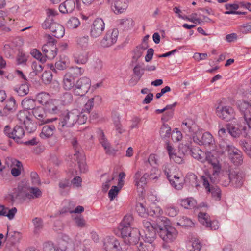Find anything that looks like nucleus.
Returning <instances> with one entry per match:
<instances>
[{
	"instance_id": "nucleus-1",
	"label": "nucleus",
	"mask_w": 251,
	"mask_h": 251,
	"mask_svg": "<svg viewBox=\"0 0 251 251\" xmlns=\"http://www.w3.org/2000/svg\"><path fill=\"white\" fill-rule=\"evenodd\" d=\"M79 114V111L77 109L65 110L59 114L58 128L62 135L66 139L69 137L70 132L65 130V128L73 126L77 123Z\"/></svg>"
},
{
	"instance_id": "nucleus-2",
	"label": "nucleus",
	"mask_w": 251,
	"mask_h": 251,
	"mask_svg": "<svg viewBox=\"0 0 251 251\" xmlns=\"http://www.w3.org/2000/svg\"><path fill=\"white\" fill-rule=\"evenodd\" d=\"M145 237L143 242H140L137 246L139 251H153L154 249L153 242L155 239V229L151 223L146 220L143 221Z\"/></svg>"
},
{
	"instance_id": "nucleus-3",
	"label": "nucleus",
	"mask_w": 251,
	"mask_h": 251,
	"mask_svg": "<svg viewBox=\"0 0 251 251\" xmlns=\"http://www.w3.org/2000/svg\"><path fill=\"white\" fill-rule=\"evenodd\" d=\"M155 229V235L158 232L160 237L166 243H171L176 238L178 232L176 229L170 226L163 224V225H153Z\"/></svg>"
},
{
	"instance_id": "nucleus-4",
	"label": "nucleus",
	"mask_w": 251,
	"mask_h": 251,
	"mask_svg": "<svg viewBox=\"0 0 251 251\" xmlns=\"http://www.w3.org/2000/svg\"><path fill=\"white\" fill-rule=\"evenodd\" d=\"M228 175L227 181L222 184L224 186L226 187L230 183L236 188H240L243 185L245 176V174L243 171L237 170H230Z\"/></svg>"
},
{
	"instance_id": "nucleus-5",
	"label": "nucleus",
	"mask_w": 251,
	"mask_h": 251,
	"mask_svg": "<svg viewBox=\"0 0 251 251\" xmlns=\"http://www.w3.org/2000/svg\"><path fill=\"white\" fill-rule=\"evenodd\" d=\"M42 27L44 29H49L52 33V35L57 38L62 37L65 34L64 27L59 23L53 22L50 18L46 19L42 24Z\"/></svg>"
},
{
	"instance_id": "nucleus-6",
	"label": "nucleus",
	"mask_w": 251,
	"mask_h": 251,
	"mask_svg": "<svg viewBox=\"0 0 251 251\" xmlns=\"http://www.w3.org/2000/svg\"><path fill=\"white\" fill-rule=\"evenodd\" d=\"M91 85L90 79L86 77H83L78 79L75 84L74 93L75 95L83 96L87 93Z\"/></svg>"
},
{
	"instance_id": "nucleus-7",
	"label": "nucleus",
	"mask_w": 251,
	"mask_h": 251,
	"mask_svg": "<svg viewBox=\"0 0 251 251\" xmlns=\"http://www.w3.org/2000/svg\"><path fill=\"white\" fill-rule=\"evenodd\" d=\"M4 133L8 137L12 138L16 142H18L19 140L24 137L25 132L23 127L19 126H16L12 129L9 126H6L4 129Z\"/></svg>"
},
{
	"instance_id": "nucleus-8",
	"label": "nucleus",
	"mask_w": 251,
	"mask_h": 251,
	"mask_svg": "<svg viewBox=\"0 0 251 251\" xmlns=\"http://www.w3.org/2000/svg\"><path fill=\"white\" fill-rule=\"evenodd\" d=\"M217 115L226 121H229L235 118V112L229 106H218L216 109Z\"/></svg>"
},
{
	"instance_id": "nucleus-9",
	"label": "nucleus",
	"mask_w": 251,
	"mask_h": 251,
	"mask_svg": "<svg viewBox=\"0 0 251 251\" xmlns=\"http://www.w3.org/2000/svg\"><path fill=\"white\" fill-rule=\"evenodd\" d=\"M198 218L199 222L208 229L215 230L219 227V222L216 220L211 221L209 215L206 213L200 212Z\"/></svg>"
},
{
	"instance_id": "nucleus-10",
	"label": "nucleus",
	"mask_w": 251,
	"mask_h": 251,
	"mask_svg": "<svg viewBox=\"0 0 251 251\" xmlns=\"http://www.w3.org/2000/svg\"><path fill=\"white\" fill-rule=\"evenodd\" d=\"M118 35L117 29H112L108 30L101 41V45L104 48L112 46L116 42Z\"/></svg>"
},
{
	"instance_id": "nucleus-11",
	"label": "nucleus",
	"mask_w": 251,
	"mask_h": 251,
	"mask_svg": "<svg viewBox=\"0 0 251 251\" xmlns=\"http://www.w3.org/2000/svg\"><path fill=\"white\" fill-rule=\"evenodd\" d=\"M105 28V24L101 18L96 19L93 23L90 31V35L93 38L99 37Z\"/></svg>"
},
{
	"instance_id": "nucleus-12",
	"label": "nucleus",
	"mask_w": 251,
	"mask_h": 251,
	"mask_svg": "<svg viewBox=\"0 0 251 251\" xmlns=\"http://www.w3.org/2000/svg\"><path fill=\"white\" fill-rule=\"evenodd\" d=\"M32 113L34 117L38 120L39 125L48 123L57 119L56 118H47L46 112L44 108L41 106H37L33 111H32Z\"/></svg>"
},
{
	"instance_id": "nucleus-13",
	"label": "nucleus",
	"mask_w": 251,
	"mask_h": 251,
	"mask_svg": "<svg viewBox=\"0 0 251 251\" xmlns=\"http://www.w3.org/2000/svg\"><path fill=\"white\" fill-rule=\"evenodd\" d=\"M103 245L106 251H122L119 241L114 237L105 238Z\"/></svg>"
},
{
	"instance_id": "nucleus-14",
	"label": "nucleus",
	"mask_w": 251,
	"mask_h": 251,
	"mask_svg": "<svg viewBox=\"0 0 251 251\" xmlns=\"http://www.w3.org/2000/svg\"><path fill=\"white\" fill-rule=\"evenodd\" d=\"M246 130V127L242 126H227V131L233 137H238L241 134L244 137H250V132L247 133Z\"/></svg>"
},
{
	"instance_id": "nucleus-15",
	"label": "nucleus",
	"mask_w": 251,
	"mask_h": 251,
	"mask_svg": "<svg viewBox=\"0 0 251 251\" xmlns=\"http://www.w3.org/2000/svg\"><path fill=\"white\" fill-rule=\"evenodd\" d=\"M61 251H76L73 241L67 235H63L59 244Z\"/></svg>"
},
{
	"instance_id": "nucleus-16",
	"label": "nucleus",
	"mask_w": 251,
	"mask_h": 251,
	"mask_svg": "<svg viewBox=\"0 0 251 251\" xmlns=\"http://www.w3.org/2000/svg\"><path fill=\"white\" fill-rule=\"evenodd\" d=\"M100 143L104 149L106 154L111 155L114 153V150L112 149L108 142L102 130L99 129L97 131Z\"/></svg>"
},
{
	"instance_id": "nucleus-17",
	"label": "nucleus",
	"mask_w": 251,
	"mask_h": 251,
	"mask_svg": "<svg viewBox=\"0 0 251 251\" xmlns=\"http://www.w3.org/2000/svg\"><path fill=\"white\" fill-rule=\"evenodd\" d=\"M46 110L51 114L58 113L61 108V101L59 100H50L45 105Z\"/></svg>"
},
{
	"instance_id": "nucleus-18",
	"label": "nucleus",
	"mask_w": 251,
	"mask_h": 251,
	"mask_svg": "<svg viewBox=\"0 0 251 251\" xmlns=\"http://www.w3.org/2000/svg\"><path fill=\"white\" fill-rule=\"evenodd\" d=\"M127 0H115L114 5L111 6V9L116 14L124 12L128 7Z\"/></svg>"
},
{
	"instance_id": "nucleus-19",
	"label": "nucleus",
	"mask_w": 251,
	"mask_h": 251,
	"mask_svg": "<svg viewBox=\"0 0 251 251\" xmlns=\"http://www.w3.org/2000/svg\"><path fill=\"white\" fill-rule=\"evenodd\" d=\"M181 127L183 131L188 135L194 133V132L198 130V127L195 123L189 119L183 121Z\"/></svg>"
},
{
	"instance_id": "nucleus-20",
	"label": "nucleus",
	"mask_w": 251,
	"mask_h": 251,
	"mask_svg": "<svg viewBox=\"0 0 251 251\" xmlns=\"http://www.w3.org/2000/svg\"><path fill=\"white\" fill-rule=\"evenodd\" d=\"M205 160L213 167V175H218L220 172L221 167L217 157H215L211 153H208L206 156Z\"/></svg>"
},
{
	"instance_id": "nucleus-21",
	"label": "nucleus",
	"mask_w": 251,
	"mask_h": 251,
	"mask_svg": "<svg viewBox=\"0 0 251 251\" xmlns=\"http://www.w3.org/2000/svg\"><path fill=\"white\" fill-rule=\"evenodd\" d=\"M140 232L138 229L133 228L132 232H130L127 237L124 238V242L126 244L136 245L139 240Z\"/></svg>"
},
{
	"instance_id": "nucleus-22",
	"label": "nucleus",
	"mask_w": 251,
	"mask_h": 251,
	"mask_svg": "<svg viewBox=\"0 0 251 251\" xmlns=\"http://www.w3.org/2000/svg\"><path fill=\"white\" fill-rule=\"evenodd\" d=\"M148 176V173H145L142 176L141 172L140 171H138L134 176L135 185L137 187H142L147 183Z\"/></svg>"
},
{
	"instance_id": "nucleus-23",
	"label": "nucleus",
	"mask_w": 251,
	"mask_h": 251,
	"mask_svg": "<svg viewBox=\"0 0 251 251\" xmlns=\"http://www.w3.org/2000/svg\"><path fill=\"white\" fill-rule=\"evenodd\" d=\"M163 212L161 209L159 207L154 206V207H151L148 211V216L156 217V224L155 225H159L160 221L161 222L165 221L166 219L165 217H160ZM153 225L152 224H151Z\"/></svg>"
},
{
	"instance_id": "nucleus-24",
	"label": "nucleus",
	"mask_w": 251,
	"mask_h": 251,
	"mask_svg": "<svg viewBox=\"0 0 251 251\" xmlns=\"http://www.w3.org/2000/svg\"><path fill=\"white\" fill-rule=\"evenodd\" d=\"M28 190V192H23L24 198L31 200L38 198L42 196V192L38 187H29Z\"/></svg>"
},
{
	"instance_id": "nucleus-25",
	"label": "nucleus",
	"mask_w": 251,
	"mask_h": 251,
	"mask_svg": "<svg viewBox=\"0 0 251 251\" xmlns=\"http://www.w3.org/2000/svg\"><path fill=\"white\" fill-rule=\"evenodd\" d=\"M75 3L73 0H67L61 3L59 7V10L62 13H71L75 8Z\"/></svg>"
},
{
	"instance_id": "nucleus-26",
	"label": "nucleus",
	"mask_w": 251,
	"mask_h": 251,
	"mask_svg": "<svg viewBox=\"0 0 251 251\" xmlns=\"http://www.w3.org/2000/svg\"><path fill=\"white\" fill-rule=\"evenodd\" d=\"M55 130V127L53 125H46L44 126L42 129V131L40 134V136L42 139H47L51 137Z\"/></svg>"
},
{
	"instance_id": "nucleus-27",
	"label": "nucleus",
	"mask_w": 251,
	"mask_h": 251,
	"mask_svg": "<svg viewBox=\"0 0 251 251\" xmlns=\"http://www.w3.org/2000/svg\"><path fill=\"white\" fill-rule=\"evenodd\" d=\"M63 87L65 90H69L75 87V78L73 76L66 73L63 78Z\"/></svg>"
},
{
	"instance_id": "nucleus-28",
	"label": "nucleus",
	"mask_w": 251,
	"mask_h": 251,
	"mask_svg": "<svg viewBox=\"0 0 251 251\" xmlns=\"http://www.w3.org/2000/svg\"><path fill=\"white\" fill-rule=\"evenodd\" d=\"M120 27L124 30H127L133 27L134 21L131 18H125L121 19L119 21Z\"/></svg>"
},
{
	"instance_id": "nucleus-29",
	"label": "nucleus",
	"mask_w": 251,
	"mask_h": 251,
	"mask_svg": "<svg viewBox=\"0 0 251 251\" xmlns=\"http://www.w3.org/2000/svg\"><path fill=\"white\" fill-rule=\"evenodd\" d=\"M184 179L182 177L174 175L172 178L170 179V183L175 189L180 190L183 188Z\"/></svg>"
},
{
	"instance_id": "nucleus-30",
	"label": "nucleus",
	"mask_w": 251,
	"mask_h": 251,
	"mask_svg": "<svg viewBox=\"0 0 251 251\" xmlns=\"http://www.w3.org/2000/svg\"><path fill=\"white\" fill-rule=\"evenodd\" d=\"M181 205L186 209H192L196 206L197 202L193 198H188L180 201Z\"/></svg>"
},
{
	"instance_id": "nucleus-31",
	"label": "nucleus",
	"mask_w": 251,
	"mask_h": 251,
	"mask_svg": "<svg viewBox=\"0 0 251 251\" xmlns=\"http://www.w3.org/2000/svg\"><path fill=\"white\" fill-rule=\"evenodd\" d=\"M89 58V53L88 52L83 51L80 52L74 57V60L77 64H86Z\"/></svg>"
},
{
	"instance_id": "nucleus-32",
	"label": "nucleus",
	"mask_w": 251,
	"mask_h": 251,
	"mask_svg": "<svg viewBox=\"0 0 251 251\" xmlns=\"http://www.w3.org/2000/svg\"><path fill=\"white\" fill-rule=\"evenodd\" d=\"M43 63L40 61H34L32 64V68L33 71L30 73V75L31 76H34L38 75L41 73L43 69V66L42 65Z\"/></svg>"
},
{
	"instance_id": "nucleus-33",
	"label": "nucleus",
	"mask_w": 251,
	"mask_h": 251,
	"mask_svg": "<svg viewBox=\"0 0 251 251\" xmlns=\"http://www.w3.org/2000/svg\"><path fill=\"white\" fill-rule=\"evenodd\" d=\"M22 105L24 109L33 111L36 107L35 100L33 99H24L22 101Z\"/></svg>"
},
{
	"instance_id": "nucleus-34",
	"label": "nucleus",
	"mask_w": 251,
	"mask_h": 251,
	"mask_svg": "<svg viewBox=\"0 0 251 251\" xmlns=\"http://www.w3.org/2000/svg\"><path fill=\"white\" fill-rule=\"evenodd\" d=\"M58 186L60 193L62 195H64L66 193V191L70 189L71 183L69 179H63L59 181Z\"/></svg>"
},
{
	"instance_id": "nucleus-35",
	"label": "nucleus",
	"mask_w": 251,
	"mask_h": 251,
	"mask_svg": "<svg viewBox=\"0 0 251 251\" xmlns=\"http://www.w3.org/2000/svg\"><path fill=\"white\" fill-rule=\"evenodd\" d=\"M14 90L19 96L23 97L28 93L29 89L28 85L25 82L19 87L14 88Z\"/></svg>"
},
{
	"instance_id": "nucleus-36",
	"label": "nucleus",
	"mask_w": 251,
	"mask_h": 251,
	"mask_svg": "<svg viewBox=\"0 0 251 251\" xmlns=\"http://www.w3.org/2000/svg\"><path fill=\"white\" fill-rule=\"evenodd\" d=\"M30 116L31 114L30 112L25 109L20 111L17 115L19 121L23 123L26 122L27 119H29L30 118Z\"/></svg>"
},
{
	"instance_id": "nucleus-37",
	"label": "nucleus",
	"mask_w": 251,
	"mask_h": 251,
	"mask_svg": "<svg viewBox=\"0 0 251 251\" xmlns=\"http://www.w3.org/2000/svg\"><path fill=\"white\" fill-rule=\"evenodd\" d=\"M208 192L211 193V196L217 201H219L221 197V191L219 187L215 185H211L209 191Z\"/></svg>"
},
{
	"instance_id": "nucleus-38",
	"label": "nucleus",
	"mask_w": 251,
	"mask_h": 251,
	"mask_svg": "<svg viewBox=\"0 0 251 251\" xmlns=\"http://www.w3.org/2000/svg\"><path fill=\"white\" fill-rule=\"evenodd\" d=\"M75 156L77 160V163L80 172L81 173H85L87 170V167L83 154L81 153Z\"/></svg>"
},
{
	"instance_id": "nucleus-39",
	"label": "nucleus",
	"mask_w": 251,
	"mask_h": 251,
	"mask_svg": "<svg viewBox=\"0 0 251 251\" xmlns=\"http://www.w3.org/2000/svg\"><path fill=\"white\" fill-rule=\"evenodd\" d=\"M76 42L79 48L86 50L88 47L89 37L85 36L77 38Z\"/></svg>"
},
{
	"instance_id": "nucleus-40",
	"label": "nucleus",
	"mask_w": 251,
	"mask_h": 251,
	"mask_svg": "<svg viewBox=\"0 0 251 251\" xmlns=\"http://www.w3.org/2000/svg\"><path fill=\"white\" fill-rule=\"evenodd\" d=\"M144 68H143L140 64H137L134 67L133 69V72L137 76V79L134 82V84H137V82L140 80V78L144 73Z\"/></svg>"
},
{
	"instance_id": "nucleus-41",
	"label": "nucleus",
	"mask_w": 251,
	"mask_h": 251,
	"mask_svg": "<svg viewBox=\"0 0 251 251\" xmlns=\"http://www.w3.org/2000/svg\"><path fill=\"white\" fill-rule=\"evenodd\" d=\"M80 25L79 19L76 17H71L66 23V26L69 29H75Z\"/></svg>"
},
{
	"instance_id": "nucleus-42",
	"label": "nucleus",
	"mask_w": 251,
	"mask_h": 251,
	"mask_svg": "<svg viewBox=\"0 0 251 251\" xmlns=\"http://www.w3.org/2000/svg\"><path fill=\"white\" fill-rule=\"evenodd\" d=\"M84 72L82 68L78 67H72L67 73L71 76H73L74 78L81 75Z\"/></svg>"
},
{
	"instance_id": "nucleus-43",
	"label": "nucleus",
	"mask_w": 251,
	"mask_h": 251,
	"mask_svg": "<svg viewBox=\"0 0 251 251\" xmlns=\"http://www.w3.org/2000/svg\"><path fill=\"white\" fill-rule=\"evenodd\" d=\"M16 109V101L13 97H11L6 102L4 111L13 112Z\"/></svg>"
},
{
	"instance_id": "nucleus-44",
	"label": "nucleus",
	"mask_w": 251,
	"mask_h": 251,
	"mask_svg": "<svg viewBox=\"0 0 251 251\" xmlns=\"http://www.w3.org/2000/svg\"><path fill=\"white\" fill-rule=\"evenodd\" d=\"M99 99V97L98 96H96L94 97L89 99L87 102L85 104L84 108H83V110L84 112H87L88 114H89L90 112V110L94 107V100H98Z\"/></svg>"
},
{
	"instance_id": "nucleus-45",
	"label": "nucleus",
	"mask_w": 251,
	"mask_h": 251,
	"mask_svg": "<svg viewBox=\"0 0 251 251\" xmlns=\"http://www.w3.org/2000/svg\"><path fill=\"white\" fill-rule=\"evenodd\" d=\"M171 128L168 125L163 124L160 129V135L162 138L169 137L171 135Z\"/></svg>"
},
{
	"instance_id": "nucleus-46",
	"label": "nucleus",
	"mask_w": 251,
	"mask_h": 251,
	"mask_svg": "<svg viewBox=\"0 0 251 251\" xmlns=\"http://www.w3.org/2000/svg\"><path fill=\"white\" fill-rule=\"evenodd\" d=\"M49 95L45 92H41L37 95L36 98L37 100L42 104L45 105L48 102L49 100Z\"/></svg>"
},
{
	"instance_id": "nucleus-47",
	"label": "nucleus",
	"mask_w": 251,
	"mask_h": 251,
	"mask_svg": "<svg viewBox=\"0 0 251 251\" xmlns=\"http://www.w3.org/2000/svg\"><path fill=\"white\" fill-rule=\"evenodd\" d=\"M136 209L139 215L145 217L148 216L149 210L146 209L143 203H139L136 204Z\"/></svg>"
},
{
	"instance_id": "nucleus-48",
	"label": "nucleus",
	"mask_w": 251,
	"mask_h": 251,
	"mask_svg": "<svg viewBox=\"0 0 251 251\" xmlns=\"http://www.w3.org/2000/svg\"><path fill=\"white\" fill-rule=\"evenodd\" d=\"M229 158L235 165H241L243 162L242 154L240 151L239 152H236V154L230 156Z\"/></svg>"
},
{
	"instance_id": "nucleus-49",
	"label": "nucleus",
	"mask_w": 251,
	"mask_h": 251,
	"mask_svg": "<svg viewBox=\"0 0 251 251\" xmlns=\"http://www.w3.org/2000/svg\"><path fill=\"white\" fill-rule=\"evenodd\" d=\"M213 140V136L209 132H206L202 134V144L210 145L212 143Z\"/></svg>"
},
{
	"instance_id": "nucleus-50",
	"label": "nucleus",
	"mask_w": 251,
	"mask_h": 251,
	"mask_svg": "<svg viewBox=\"0 0 251 251\" xmlns=\"http://www.w3.org/2000/svg\"><path fill=\"white\" fill-rule=\"evenodd\" d=\"M119 230L121 232V235L123 238H125L126 237H127L130 232H132V229L131 227L119 225L118 227Z\"/></svg>"
},
{
	"instance_id": "nucleus-51",
	"label": "nucleus",
	"mask_w": 251,
	"mask_h": 251,
	"mask_svg": "<svg viewBox=\"0 0 251 251\" xmlns=\"http://www.w3.org/2000/svg\"><path fill=\"white\" fill-rule=\"evenodd\" d=\"M177 224L182 226L192 227L194 226V223L192 220L186 217H183L180 218L177 222Z\"/></svg>"
},
{
	"instance_id": "nucleus-52",
	"label": "nucleus",
	"mask_w": 251,
	"mask_h": 251,
	"mask_svg": "<svg viewBox=\"0 0 251 251\" xmlns=\"http://www.w3.org/2000/svg\"><path fill=\"white\" fill-rule=\"evenodd\" d=\"M133 223V218L131 215H126L120 223V225L131 227Z\"/></svg>"
},
{
	"instance_id": "nucleus-53",
	"label": "nucleus",
	"mask_w": 251,
	"mask_h": 251,
	"mask_svg": "<svg viewBox=\"0 0 251 251\" xmlns=\"http://www.w3.org/2000/svg\"><path fill=\"white\" fill-rule=\"evenodd\" d=\"M31 54L33 57L38 60L37 61H40L42 63H44L46 61V57L43 56L41 52L36 49H34L31 50Z\"/></svg>"
},
{
	"instance_id": "nucleus-54",
	"label": "nucleus",
	"mask_w": 251,
	"mask_h": 251,
	"mask_svg": "<svg viewBox=\"0 0 251 251\" xmlns=\"http://www.w3.org/2000/svg\"><path fill=\"white\" fill-rule=\"evenodd\" d=\"M23 124L25 126V129L27 132L32 133L36 130V125L34 123L32 122L30 118L29 119H27V120Z\"/></svg>"
},
{
	"instance_id": "nucleus-55",
	"label": "nucleus",
	"mask_w": 251,
	"mask_h": 251,
	"mask_svg": "<svg viewBox=\"0 0 251 251\" xmlns=\"http://www.w3.org/2000/svg\"><path fill=\"white\" fill-rule=\"evenodd\" d=\"M165 212L168 216L174 217L178 214V210L175 206L169 205L166 206Z\"/></svg>"
},
{
	"instance_id": "nucleus-56",
	"label": "nucleus",
	"mask_w": 251,
	"mask_h": 251,
	"mask_svg": "<svg viewBox=\"0 0 251 251\" xmlns=\"http://www.w3.org/2000/svg\"><path fill=\"white\" fill-rule=\"evenodd\" d=\"M59 100L61 101V105H67L72 102L73 101V96L70 93H65L62 96L61 99Z\"/></svg>"
},
{
	"instance_id": "nucleus-57",
	"label": "nucleus",
	"mask_w": 251,
	"mask_h": 251,
	"mask_svg": "<svg viewBox=\"0 0 251 251\" xmlns=\"http://www.w3.org/2000/svg\"><path fill=\"white\" fill-rule=\"evenodd\" d=\"M43 251H59L57 247L51 242H45L43 245Z\"/></svg>"
},
{
	"instance_id": "nucleus-58",
	"label": "nucleus",
	"mask_w": 251,
	"mask_h": 251,
	"mask_svg": "<svg viewBox=\"0 0 251 251\" xmlns=\"http://www.w3.org/2000/svg\"><path fill=\"white\" fill-rule=\"evenodd\" d=\"M30 178L32 185H39L41 184L39 176L36 172L32 171L31 172Z\"/></svg>"
},
{
	"instance_id": "nucleus-59",
	"label": "nucleus",
	"mask_w": 251,
	"mask_h": 251,
	"mask_svg": "<svg viewBox=\"0 0 251 251\" xmlns=\"http://www.w3.org/2000/svg\"><path fill=\"white\" fill-rule=\"evenodd\" d=\"M189 135L190 136L192 135L193 140L195 143L198 144V145H202V133L201 131L197 130L196 131V132H194V133H192L191 134Z\"/></svg>"
},
{
	"instance_id": "nucleus-60",
	"label": "nucleus",
	"mask_w": 251,
	"mask_h": 251,
	"mask_svg": "<svg viewBox=\"0 0 251 251\" xmlns=\"http://www.w3.org/2000/svg\"><path fill=\"white\" fill-rule=\"evenodd\" d=\"M68 59L59 60L55 64V67L58 70H63L66 69L68 65Z\"/></svg>"
},
{
	"instance_id": "nucleus-61",
	"label": "nucleus",
	"mask_w": 251,
	"mask_h": 251,
	"mask_svg": "<svg viewBox=\"0 0 251 251\" xmlns=\"http://www.w3.org/2000/svg\"><path fill=\"white\" fill-rule=\"evenodd\" d=\"M27 60V56L25 53L22 52H19L16 58L17 64L18 65L25 64Z\"/></svg>"
},
{
	"instance_id": "nucleus-62",
	"label": "nucleus",
	"mask_w": 251,
	"mask_h": 251,
	"mask_svg": "<svg viewBox=\"0 0 251 251\" xmlns=\"http://www.w3.org/2000/svg\"><path fill=\"white\" fill-rule=\"evenodd\" d=\"M120 188L116 186H113L108 192V196L111 201H112L117 195Z\"/></svg>"
},
{
	"instance_id": "nucleus-63",
	"label": "nucleus",
	"mask_w": 251,
	"mask_h": 251,
	"mask_svg": "<svg viewBox=\"0 0 251 251\" xmlns=\"http://www.w3.org/2000/svg\"><path fill=\"white\" fill-rule=\"evenodd\" d=\"M32 221L34 226L35 232H37L38 231H39L42 228V221L40 218H35L34 219H33Z\"/></svg>"
},
{
	"instance_id": "nucleus-64",
	"label": "nucleus",
	"mask_w": 251,
	"mask_h": 251,
	"mask_svg": "<svg viewBox=\"0 0 251 251\" xmlns=\"http://www.w3.org/2000/svg\"><path fill=\"white\" fill-rule=\"evenodd\" d=\"M71 143L75 150V153L74 155L77 156L78 154H81L79 151V144L76 138L73 137L71 141Z\"/></svg>"
}]
</instances>
